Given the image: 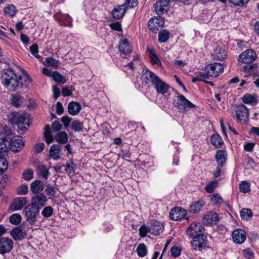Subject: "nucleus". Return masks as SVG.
<instances>
[{"mask_svg":"<svg viewBox=\"0 0 259 259\" xmlns=\"http://www.w3.org/2000/svg\"><path fill=\"white\" fill-rule=\"evenodd\" d=\"M170 252L172 256L177 257L180 255L181 250L178 246H174L170 249Z\"/></svg>","mask_w":259,"mask_h":259,"instance_id":"obj_57","label":"nucleus"},{"mask_svg":"<svg viewBox=\"0 0 259 259\" xmlns=\"http://www.w3.org/2000/svg\"><path fill=\"white\" fill-rule=\"evenodd\" d=\"M123 5H125L124 7L126 10L128 8H133L138 5L137 0H126V2Z\"/></svg>","mask_w":259,"mask_h":259,"instance_id":"obj_51","label":"nucleus"},{"mask_svg":"<svg viewBox=\"0 0 259 259\" xmlns=\"http://www.w3.org/2000/svg\"><path fill=\"white\" fill-rule=\"evenodd\" d=\"M27 202L25 197H17L13 200L10 208L14 211L21 210L26 205Z\"/></svg>","mask_w":259,"mask_h":259,"instance_id":"obj_19","label":"nucleus"},{"mask_svg":"<svg viewBox=\"0 0 259 259\" xmlns=\"http://www.w3.org/2000/svg\"><path fill=\"white\" fill-rule=\"evenodd\" d=\"M196 75L197 76V77L201 79L200 81H204L205 79L208 78V77L209 76L208 75H207V72H206V73L199 72L196 74Z\"/></svg>","mask_w":259,"mask_h":259,"instance_id":"obj_64","label":"nucleus"},{"mask_svg":"<svg viewBox=\"0 0 259 259\" xmlns=\"http://www.w3.org/2000/svg\"><path fill=\"white\" fill-rule=\"evenodd\" d=\"M31 54L37 58H40L41 56L38 55V46L36 44L32 45L30 47Z\"/></svg>","mask_w":259,"mask_h":259,"instance_id":"obj_54","label":"nucleus"},{"mask_svg":"<svg viewBox=\"0 0 259 259\" xmlns=\"http://www.w3.org/2000/svg\"><path fill=\"white\" fill-rule=\"evenodd\" d=\"M44 183L40 180H36L33 182L30 185V190L34 194H39L44 189Z\"/></svg>","mask_w":259,"mask_h":259,"instance_id":"obj_24","label":"nucleus"},{"mask_svg":"<svg viewBox=\"0 0 259 259\" xmlns=\"http://www.w3.org/2000/svg\"><path fill=\"white\" fill-rule=\"evenodd\" d=\"M48 201L47 196L42 193L36 194L31 199V203L36 206H45Z\"/></svg>","mask_w":259,"mask_h":259,"instance_id":"obj_20","label":"nucleus"},{"mask_svg":"<svg viewBox=\"0 0 259 259\" xmlns=\"http://www.w3.org/2000/svg\"><path fill=\"white\" fill-rule=\"evenodd\" d=\"M227 155L224 150H219L216 154L215 158L219 166H222L225 163Z\"/></svg>","mask_w":259,"mask_h":259,"instance_id":"obj_30","label":"nucleus"},{"mask_svg":"<svg viewBox=\"0 0 259 259\" xmlns=\"http://www.w3.org/2000/svg\"><path fill=\"white\" fill-rule=\"evenodd\" d=\"M11 101L12 104L15 107H19L23 103L24 98L22 96L16 94L13 95Z\"/></svg>","mask_w":259,"mask_h":259,"instance_id":"obj_34","label":"nucleus"},{"mask_svg":"<svg viewBox=\"0 0 259 259\" xmlns=\"http://www.w3.org/2000/svg\"><path fill=\"white\" fill-rule=\"evenodd\" d=\"M205 70L209 76L217 77L223 72L224 67L220 63L214 62L206 66Z\"/></svg>","mask_w":259,"mask_h":259,"instance_id":"obj_8","label":"nucleus"},{"mask_svg":"<svg viewBox=\"0 0 259 259\" xmlns=\"http://www.w3.org/2000/svg\"><path fill=\"white\" fill-rule=\"evenodd\" d=\"M169 37V32L166 30L160 31L158 34V40L160 42H166Z\"/></svg>","mask_w":259,"mask_h":259,"instance_id":"obj_40","label":"nucleus"},{"mask_svg":"<svg viewBox=\"0 0 259 259\" xmlns=\"http://www.w3.org/2000/svg\"><path fill=\"white\" fill-rule=\"evenodd\" d=\"M46 61L48 64L55 68L57 67L59 65L58 61L52 57L46 58Z\"/></svg>","mask_w":259,"mask_h":259,"instance_id":"obj_53","label":"nucleus"},{"mask_svg":"<svg viewBox=\"0 0 259 259\" xmlns=\"http://www.w3.org/2000/svg\"><path fill=\"white\" fill-rule=\"evenodd\" d=\"M29 116L27 113L20 114L17 112H12L8 116V121L12 124L17 125L22 131L25 132L27 128L25 125H30Z\"/></svg>","mask_w":259,"mask_h":259,"instance_id":"obj_4","label":"nucleus"},{"mask_svg":"<svg viewBox=\"0 0 259 259\" xmlns=\"http://www.w3.org/2000/svg\"><path fill=\"white\" fill-rule=\"evenodd\" d=\"M218 186V182L213 181L209 183L205 187V190L207 193H212Z\"/></svg>","mask_w":259,"mask_h":259,"instance_id":"obj_48","label":"nucleus"},{"mask_svg":"<svg viewBox=\"0 0 259 259\" xmlns=\"http://www.w3.org/2000/svg\"><path fill=\"white\" fill-rule=\"evenodd\" d=\"M203 227L200 223L194 222L186 230V234L192 238V246L194 249L201 250L207 242V237L203 234Z\"/></svg>","mask_w":259,"mask_h":259,"instance_id":"obj_2","label":"nucleus"},{"mask_svg":"<svg viewBox=\"0 0 259 259\" xmlns=\"http://www.w3.org/2000/svg\"><path fill=\"white\" fill-rule=\"evenodd\" d=\"M4 12L6 14L14 17L16 14L17 11L14 5H10L4 9Z\"/></svg>","mask_w":259,"mask_h":259,"instance_id":"obj_43","label":"nucleus"},{"mask_svg":"<svg viewBox=\"0 0 259 259\" xmlns=\"http://www.w3.org/2000/svg\"><path fill=\"white\" fill-rule=\"evenodd\" d=\"M164 24V20L162 17L159 15L157 17H154L150 19L148 22L149 29L154 32L158 30V26H163Z\"/></svg>","mask_w":259,"mask_h":259,"instance_id":"obj_14","label":"nucleus"},{"mask_svg":"<svg viewBox=\"0 0 259 259\" xmlns=\"http://www.w3.org/2000/svg\"><path fill=\"white\" fill-rule=\"evenodd\" d=\"M254 146V144L253 143H247L244 146V150L248 152H252Z\"/></svg>","mask_w":259,"mask_h":259,"instance_id":"obj_63","label":"nucleus"},{"mask_svg":"<svg viewBox=\"0 0 259 259\" xmlns=\"http://www.w3.org/2000/svg\"><path fill=\"white\" fill-rule=\"evenodd\" d=\"M81 110V105L76 102H71L68 105V111L72 115H77Z\"/></svg>","mask_w":259,"mask_h":259,"instance_id":"obj_26","label":"nucleus"},{"mask_svg":"<svg viewBox=\"0 0 259 259\" xmlns=\"http://www.w3.org/2000/svg\"><path fill=\"white\" fill-rule=\"evenodd\" d=\"M163 228V225L160 223L154 221L149 227V231L152 235L156 236L162 233Z\"/></svg>","mask_w":259,"mask_h":259,"instance_id":"obj_21","label":"nucleus"},{"mask_svg":"<svg viewBox=\"0 0 259 259\" xmlns=\"http://www.w3.org/2000/svg\"><path fill=\"white\" fill-rule=\"evenodd\" d=\"M2 80L3 84L10 92H13L18 88H27L32 80L29 74L23 76L17 75L12 69L4 70Z\"/></svg>","mask_w":259,"mask_h":259,"instance_id":"obj_1","label":"nucleus"},{"mask_svg":"<svg viewBox=\"0 0 259 259\" xmlns=\"http://www.w3.org/2000/svg\"><path fill=\"white\" fill-rule=\"evenodd\" d=\"M125 5H121L114 8L111 14L114 19H119L124 16L126 11V9L124 7Z\"/></svg>","mask_w":259,"mask_h":259,"instance_id":"obj_22","label":"nucleus"},{"mask_svg":"<svg viewBox=\"0 0 259 259\" xmlns=\"http://www.w3.org/2000/svg\"><path fill=\"white\" fill-rule=\"evenodd\" d=\"M235 6L242 7L246 4L249 0H228Z\"/></svg>","mask_w":259,"mask_h":259,"instance_id":"obj_55","label":"nucleus"},{"mask_svg":"<svg viewBox=\"0 0 259 259\" xmlns=\"http://www.w3.org/2000/svg\"><path fill=\"white\" fill-rule=\"evenodd\" d=\"M256 55L252 49H248L241 54L239 56V61L244 63H251L255 60Z\"/></svg>","mask_w":259,"mask_h":259,"instance_id":"obj_10","label":"nucleus"},{"mask_svg":"<svg viewBox=\"0 0 259 259\" xmlns=\"http://www.w3.org/2000/svg\"><path fill=\"white\" fill-rule=\"evenodd\" d=\"M54 17L59 22L60 25L67 26L70 27L72 26V19L68 14L59 13L56 14Z\"/></svg>","mask_w":259,"mask_h":259,"instance_id":"obj_13","label":"nucleus"},{"mask_svg":"<svg viewBox=\"0 0 259 259\" xmlns=\"http://www.w3.org/2000/svg\"><path fill=\"white\" fill-rule=\"evenodd\" d=\"M149 227L147 228L145 225L141 226L139 229L140 236L142 238L146 237L147 234L149 233Z\"/></svg>","mask_w":259,"mask_h":259,"instance_id":"obj_52","label":"nucleus"},{"mask_svg":"<svg viewBox=\"0 0 259 259\" xmlns=\"http://www.w3.org/2000/svg\"><path fill=\"white\" fill-rule=\"evenodd\" d=\"M150 59H151V62L153 64H156L158 66H161V63L159 58L157 57V56L156 55L150 57Z\"/></svg>","mask_w":259,"mask_h":259,"instance_id":"obj_61","label":"nucleus"},{"mask_svg":"<svg viewBox=\"0 0 259 259\" xmlns=\"http://www.w3.org/2000/svg\"><path fill=\"white\" fill-rule=\"evenodd\" d=\"M57 188L56 187L51 185L49 184L48 185L45 191L46 192V194L52 197H56V193H57Z\"/></svg>","mask_w":259,"mask_h":259,"instance_id":"obj_37","label":"nucleus"},{"mask_svg":"<svg viewBox=\"0 0 259 259\" xmlns=\"http://www.w3.org/2000/svg\"><path fill=\"white\" fill-rule=\"evenodd\" d=\"M62 126L58 121H55L52 123V128L54 132H58L62 129Z\"/></svg>","mask_w":259,"mask_h":259,"instance_id":"obj_58","label":"nucleus"},{"mask_svg":"<svg viewBox=\"0 0 259 259\" xmlns=\"http://www.w3.org/2000/svg\"><path fill=\"white\" fill-rule=\"evenodd\" d=\"M71 128L74 132H80L83 128L82 123L78 120H74L71 123Z\"/></svg>","mask_w":259,"mask_h":259,"instance_id":"obj_47","label":"nucleus"},{"mask_svg":"<svg viewBox=\"0 0 259 259\" xmlns=\"http://www.w3.org/2000/svg\"><path fill=\"white\" fill-rule=\"evenodd\" d=\"M234 242L237 244H242L246 240V236L244 230L238 229L234 230L232 234Z\"/></svg>","mask_w":259,"mask_h":259,"instance_id":"obj_17","label":"nucleus"},{"mask_svg":"<svg viewBox=\"0 0 259 259\" xmlns=\"http://www.w3.org/2000/svg\"><path fill=\"white\" fill-rule=\"evenodd\" d=\"M243 254L244 256L247 258L250 259L253 257V254L249 248H247L243 251Z\"/></svg>","mask_w":259,"mask_h":259,"instance_id":"obj_59","label":"nucleus"},{"mask_svg":"<svg viewBox=\"0 0 259 259\" xmlns=\"http://www.w3.org/2000/svg\"><path fill=\"white\" fill-rule=\"evenodd\" d=\"M26 235L24 228L17 227L12 230L11 235L15 240H20L22 239Z\"/></svg>","mask_w":259,"mask_h":259,"instance_id":"obj_23","label":"nucleus"},{"mask_svg":"<svg viewBox=\"0 0 259 259\" xmlns=\"http://www.w3.org/2000/svg\"><path fill=\"white\" fill-rule=\"evenodd\" d=\"M55 139L58 143L64 144L68 142V136L65 132H59L55 135Z\"/></svg>","mask_w":259,"mask_h":259,"instance_id":"obj_29","label":"nucleus"},{"mask_svg":"<svg viewBox=\"0 0 259 259\" xmlns=\"http://www.w3.org/2000/svg\"><path fill=\"white\" fill-rule=\"evenodd\" d=\"M240 216L242 219L248 220L252 216V211L249 208H243L240 211Z\"/></svg>","mask_w":259,"mask_h":259,"instance_id":"obj_38","label":"nucleus"},{"mask_svg":"<svg viewBox=\"0 0 259 259\" xmlns=\"http://www.w3.org/2000/svg\"><path fill=\"white\" fill-rule=\"evenodd\" d=\"M169 0H159L154 5V9L158 15L166 13L169 8Z\"/></svg>","mask_w":259,"mask_h":259,"instance_id":"obj_12","label":"nucleus"},{"mask_svg":"<svg viewBox=\"0 0 259 259\" xmlns=\"http://www.w3.org/2000/svg\"><path fill=\"white\" fill-rule=\"evenodd\" d=\"M219 220L218 214L213 211H209L202 219L203 223L207 226L215 224Z\"/></svg>","mask_w":259,"mask_h":259,"instance_id":"obj_18","label":"nucleus"},{"mask_svg":"<svg viewBox=\"0 0 259 259\" xmlns=\"http://www.w3.org/2000/svg\"><path fill=\"white\" fill-rule=\"evenodd\" d=\"M52 91L55 99H57L60 95V91L59 88L57 86L54 85L53 87Z\"/></svg>","mask_w":259,"mask_h":259,"instance_id":"obj_62","label":"nucleus"},{"mask_svg":"<svg viewBox=\"0 0 259 259\" xmlns=\"http://www.w3.org/2000/svg\"><path fill=\"white\" fill-rule=\"evenodd\" d=\"M143 77H145L144 80L146 83H152L157 93L164 94L167 92L169 86L153 72L149 70H145Z\"/></svg>","mask_w":259,"mask_h":259,"instance_id":"obj_3","label":"nucleus"},{"mask_svg":"<svg viewBox=\"0 0 259 259\" xmlns=\"http://www.w3.org/2000/svg\"><path fill=\"white\" fill-rule=\"evenodd\" d=\"M6 147V146H2L0 144V174L4 172L8 167V162L5 157L7 154Z\"/></svg>","mask_w":259,"mask_h":259,"instance_id":"obj_15","label":"nucleus"},{"mask_svg":"<svg viewBox=\"0 0 259 259\" xmlns=\"http://www.w3.org/2000/svg\"><path fill=\"white\" fill-rule=\"evenodd\" d=\"M52 77L56 82L59 83L64 84L66 82L65 77L58 71L53 72Z\"/></svg>","mask_w":259,"mask_h":259,"instance_id":"obj_36","label":"nucleus"},{"mask_svg":"<svg viewBox=\"0 0 259 259\" xmlns=\"http://www.w3.org/2000/svg\"><path fill=\"white\" fill-rule=\"evenodd\" d=\"M111 29L118 31H121L122 30L121 25L119 22L113 23L110 25Z\"/></svg>","mask_w":259,"mask_h":259,"instance_id":"obj_60","label":"nucleus"},{"mask_svg":"<svg viewBox=\"0 0 259 259\" xmlns=\"http://www.w3.org/2000/svg\"><path fill=\"white\" fill-rule=\"evenodd\" d=\"M212 202L214 204H220V201L222 200V197L218 193L213 194L211 198Z\"/></svg>","mask_w":259,"mask_h":259,"instance_id":"obj_56","label":"nucleus"},{"mask_svg":"<svg viewBox=\"0 0 259 259\" xmlns=\"http://www.w3.org/2000/svg\"><path fill=\"white\" fill-rule=\"evenodd\" d=\"M54 213V209L51 206H46L41 211L44 218H48L51 217Z\"/></svg>","mask_w":259,"mask_h":259,"instance_id":"obj_44","label":"nucleus"},{"mask_svg":"<svg viewBox=\"0 0 259 259\" xmlns=\"http://www.w3.org/2000/svg\"><path fill=\"white\" fill-rule=\"evenodd\" d=\"M249 64L248 65L244 66L243 67V70L246 72L249 73L250 74H252L253 76L256 75V74L254 73L253 71L257 68L258 66L257 64Z\"/></svg>","mask_w":259,"mask_h":259,"instance_id":"obj_39","label":"nucleus"},{"mask_svg":"<svg viewBox=\"0 0 259 259\" xmlns=\"http://www.w3.org/2000/svg\"><path fill=\"white\" fill-rule=\"evenodd\" d=\"M187 211L180 207H176L171 209L169 212V218L174 221L180 220L184 218Z\"/></svg>","mask_w":259,"mask_h":259,"instance_id":"obj_16","label":"nucleus"},{"mask_svg":"<svg viewBox=\"0 0 259 259\" xmlns=\"http://www.w3.org/2000/svg\"><path fill=\"white\" fill-rule=\"evenodd\" d=\"M226 56L225 50L219 46H217L213 51V56L217 60H222L226 58Z\"/></svg>","mask_w":259,"mask_h":259,"instance_id":"obj_28","label":"nucleus"},{"mask_svg":"<svg viewBox=\"0 0 259 259\" xmlns=\"http://www.w3.org/2000/svg\"><path fill=\"white\" fill-rule=\"evenodd\" d=\"M76 164L73 162L72 160L67 161L66 163L65 170L67 174L74 172Z\"/></svg>","mask_w":259,"mask_h":259,"instance_id":"obj_41","label":"nucleus"},{"mask_svg":"<svg viewBox=\"0 0 259 259\" xmlns=\"http://www.w3.org/2000/svg\"><path fill=\"white\" fill-rule=\"evenodd\" d=\"M211 143L215 148L221 147L223 144L221 137L218 134H214L211 136Z\"/></svg>","mask_w":259,"mask_h":259,"instance_id":"obj_32","label":"nucleus"},{"mask_svg":"<svg viewBox=\"0 0 259 259\" xmlns=\"http://www.w3.org/2000/svg\"><path fill=\"white\" fill-rule=\"evenodd\" d=\"M118 48L120 53L125 55L130 54L132 51L131 48L129 45L127 40L126 39L120 41L118 45Z\"/></svg>","mask_w":259,"mask_h":259,"instance_id":"obj_25","label":"nucleus"},{"mask_svg":"<svg viewBox=\"0 0 259 259\" xmlns=\"http://www.w3.org/2000/svg\"><path fill=\"white\" fill-rule=\"evenodd\" d=\"M137 251L138 255L140 257H144L147 255V249L145 245L143 243L140 244L137 248Z\"/></svg>","mask_w":259,"mask_h":259,"instance_id":"obj_42","label":"nucleus"},{"mask_svg":"<svg viewBox=\"0 0 259 259\" xmlns=\"http://www.w3.org/2000/svg\"><path fill=\"white\" fill-rule=\"evenodd\" d=\"M33 171L31 169L25 170L22 174L23 178L26 181H30L33 178Z\"/></svg>","mask_w":259,"mask_h":259,"instance_id":"obj_50","label":"nucleus"},{"mask_svg":"<svg viewBox=\"0 0 259 259\" xmlns=\"http://www.w3.org/2000/svg\"><path fill=\"white\" fill-rule=\"evenodd\" d=\"M61 147L58 144L53 145L50 149V155L54 160H58L60 158V152Z\"/></svg>","mask_w":259,"mask_h":259,"instance_id":"obj_27","label":"nucleus"},{"mask_svg":"<svg viewBox=\"0 0 259 259\" xmlns=\"http://www.w3.org/2000/svg\"><path fill=\"white\" fill-rule=\"evenodd\" d=\"M28 188L27 185H22L17 189V193L19 195H25L28 193Z\"/></svg>","mask_w":259,"mask_h":259,"instance_id":"obj_49","label":"nucleus"},{"mask_svg":"<svg viewBox=\"0 0 259 259\" xmlns=\"http://www.w3.org/2000/svg\"><path fill=\"white\" fill-rule=\"evenodd\" d=\"M0 144L2 146H6L7 152L10 149L13 152H18L21 150L24 146L22 137H14L10 139L7 137H3L0 138Z\"/></svg>","mask_w":259,"mask_h":259,"instance_id":"obj_5","label":"nucleus"},{"mask_svg":"<svg viewBox=\"0 0 259 259\" xmlns=\"http://www.w3.org/2000/svg\"><path fill=\"white\" fill-rule=\"evenodd\" d=\"M37 172L38 175L45 178L46 179H47L50 176L49 169L43 164L39 165L37 166Z\"/></svg>","mask_w":259,"mask_h":259,"instance_id":"obj_33","label":"nucleus"},{"mask_svg":"<svg viewBox=\"0 0 259 259\" xmlns=\"http://www.w3.org/2000/svg\"><path fill=\"white\" fill-rule=\"evenodd\" d=\"M232 115L237 122L245 123L248 120L249 113L247 107L244 105L240 104L234 106Z\"/></svg>","mask_w":259,"mask_h":259,"instance_id":"obj_6","label":"nucleus"},{"mask_svg":"<svg viewBox=\"0 0 259 259\" xmlns=\"http://www.w3.org/2000/svg\"><path fill=\"white\" fill-rule=\"evenodd\" d=\"M242 101L245 104H249L252 105L256 104L257 102L256 97L251 94L245 95L242 98Z\"/></svg>","mask_w":259,"mask_h":259,"instance_id":"obj_35","label":"nucleus"},{"mask_svg":"<svg viewBox=\"0 0 259 259\" xmlns=\"http://www.w3.org/2000/svg\"><path fill=\"white\" fill-rule=\"evenodd\" d=\"M204 202L202 200H198L191 204L189 206V211L192 213H196L201 210L204 206Z\"/></svg>","mask_w":259,"mask_h":259,"instance_id":"obj_31","label":"nucleus"},{"mask_svg":"<svg viewBox=\"0 0 259 259\" xmlns=\"http://www.w3.org/2000/svg\"><path fill=\"white\" fill-rule=\"evenodd\" d=\"M13 240L8 237L0 238V254L4 255L11 251L13 247Z\"/></svg>","mask_w":259,"mask_h":259,"instance_id":"obj_11","label":"nucleus"},{"mask_svg":"<svg viewBox=\"0 0 259 259\" xmlns=\"http://www.w3.org/2000/svg\"><path fill=\"white\" fill-rule=\"evenodd\" d=\"M177 101L174 103L175 107L178 108L188 110L190 109L195 107V105L187 99L184 95H179Z\"/></svg>","mask_w":259,"mask_h":259,"instance_id":"obj_9","label":"nucleus"},{"mask_svg":"<svg viewBox=\"0 0 259 259\" xmlns=\"http://www.w3.org/2000/svg\"><path fill=\"white\" fill-rule=\"evenodd\" d=\"M40 211V207L36 206L30 204L26 206L23 210V213L27 218V221L31 224H33L36 221V217Z\"/></svg>","mask_w":259,"mask_h":259,"instance_id":"obj_7","label":"nucleus"},{"mask_svg":"<svg viewBox=\"0 0 259 259\" xmlns=\"http://www.w3.org/2000/svg\"><path fill=\"white\" fill-rule=\"evenodd\" d=\"M22 220V217L21 215L18 213H14L10 216L9 221L10 222L14 225L19 224Z\"/></svg>","mask_w":259,"mask_h":259,"instance_id":"obj_45","label":"nucleus"},{"mask_svg":"<svg viewBox=\"0 0 259 259\" xmlns=\"http://www.w3.org/2000/svg\"><path fill=\"white\" fill-rule=\"evenodd\" d=\"M240 191L242 193H247L250 190V184L246 181H242L239 185Z\"/></svg>","mask_w":259,"mask_h":259,"instance_id":"obj_46","label":"nucleus"}]
</instances>
